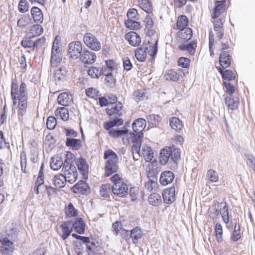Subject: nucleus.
<instances>
[{"label":"nucleus","mask_w":255,"mask_h":255,"mask_svg":"<svg viewBox=\"0 0 255 255\" xmlns=\"http://www.w3.org/2000/svg\"><path fill=\"white\" fill-rule=\"evenodd\" d=\"M29 3L26 0H20L18 4V9L19 12L25 13L28 10Z\"/></svg>","instance_id":"052dcab7"},{"label":"nucleus","mask_w":255,"mask_h":255,"mask_svg":"<svg viewBox=\"0 0 255 255\" xmlns=\"http://www.w3.org/2000/svg\"><path fill=\"white\" fill-rule=\"evenodd\" d=\"M63 165V160L62 158L57 156H54L51 158L50 162V167L53 170H59Z\"/></svg>","instance_id":"37998d69"},{"label":"nucleus","mask_w":255,"mask_h":255,"mask_svg":"<svg viewBox=\"0 0 255 255\" xmlns=\"http://www.w3.org/2000/svg\"><path fill=\"white\" fill-rule=\"evenodd\" d=\"M10 96L14 106L17 109L19 120H22L28 107V94L26 83L21 82L19 86L15 79H12L10 85Z\"/></svg>","instance_id":"f257e3e1"},{"label":"nucleus","mask_w":255,"mask_h":255,"mask_svg":"<svg viewBox=\"0 0 255 255\" xmlns=\"http://www.w3.org/2000/svg\"><path fill=\"white\" fill-rule=\"evenodd\" d=\"M57 125L56 118L53 116H50L46 121V127L49 129H53Z\"/></svg>","instance_id":"e2e57ef3"},{"label":"nucleus","mask_w":255,"mask_h":255,"mask_svg":"<svg viewBox=\"0 0 255 255\" xmlns=\"http://www.w3.org/2000/svg\"><path fill=\"white\" fill-rule=\"evenodd\" d=\"M77 168L84 179H87L89 175V165L83 157H80L76 161Z\"/></svg>","instance_id":"2eb2a0df"},{"label":"nucleus","mask_w":255,"mask_h":255,"mask_svg":"<svg viewBox=\"0 0 255 255\" xmlns=\"http://www.w3.org/2000/svg\"><path fill=\"white\" fill-rule=\"evenodd\" d=\"M124 108L123 104L120 102H117V98L114 97L112 99L111 104L106 109L107 114L110 117H119L122 116V110Z\"/></svg>","instance_id":"423d86ee"},{"label":"nucleus","mask_w":255,"mask_h":255,"mask_svg":"<svg viewBox=\"0 0 255 255\" xmlns=\"http://www.w3.org/2000/svg\"><path fill=\"white\" fill-rule=\"evenodd\" d=\"M148 201L150 205L157 206L162 202L161 197L159 193L154 192L150 194L148 197Z\"/></svg>","instance_id":"4c0bfd02"},{"label":"nucleus","mask_w":255,"mask_h":255,"mask_svg":"<svg viewBox=\"0 0 255 255\" xmlns=\"http://www.w3.org/2000/svg\"><path fill=\"white\" fill-rule=\"evenodd\" d=\"M225 103L229 110L234 111L238 108L240 100L239 98L235 99L229 96L225 98Z\"/></svg>","instance_id":"bb28decb"},{"label":"nucleus","mask_w":255,"mask_h":255,"mask_svg":"<svg viewBox=\"0 0 255 255\" xmlns=\"http://www.w3.org/2000/svg\"><path fill=\"white\" fill-rule=\"evenodd\" d=\"M241 238L240 226H239L237 228V225L235 226L234 230L233 231L231 240L234 242H236L240 239Z\"/></svg>","instance_id":"0e129e2a"},{"label":"nucleus","mask_w":255,"mask_h":255,"mask_svg":"<svg viewBox=\"0 0 255 255\" xmlns=\"http://www.w3.org/2000/svg\"><path fill=\"white\" fill-rule=\"evenodd\" d=\"M206 177L209 182H217L219 181V175L216 171L213 169L208 170Z\"/></svg>","instance_id":"5fc2aeb1"},{"label":"nucleus","mask_w":255,"mask_h":255,"mask_svg":"<svg viewBox=\"0 0 255 255\" xmlns=\"http://www.w3.org/2000/svg\"><path fill=\"white\" fill-rule=\"evenodd\" d=\"M145 30L146 34L149 36H156V31L152 28L153 26V21L150 15H147L145 18Z\"/></svg>","instance_id":"c756f323"},{"label":"nucleus","mask_w":255,"mask_h":255,"mask_svg":"<svg viewBox=\"0 0 255 255\" xmlns=\"http://www.w3.org/2000/svg\"><path fill=\"white\" fill-rule=\"evenodd\" d=\"M66 136V143H81L82 141L78 138L79 136L76 131L73 129L64 128Z\"/></svg>","instance_id":"a211bd4d"},{"label":"nucleus","mask_w":255,"mask_h":255,"mask_svg":"<svg viewBox=\"0 0 255 255\" xmlns=\"http://www.w3.org/2000/svg\"><path fill=\"white\" fill-rule=\"evenodd\" d=\"M174 178V174L170 171H165L161 173L159 181L161 185L166 186L171 183Z\"/></svg>","instance_id":"b1692460"},{"label":"nucleus","mask_w":255,"mask_h":255,"mask_svg":"<svg viewBox=\"0 0 255 255\" xmlns=\"http://www.w3.org/2000/svg\"><path fill=\"white\" fill-rule=\"evenodd\" d=\"M197 47V40H193L189 42L179 44L178 49L181 51H186L190 56H194Z\"/></svg>","instance_id":"9d476101"},{"label":"nucleus","mask_w":255,"mask_h":255,"mask_svg":"<svg viewBox=\"0 0 255 255\" xmlns=\"http://www.w3.org/2000/svg\"><path fill=\"white\" fill-rule=\"evenodd\" d=\"M81 62L85 64L94 63L96 60V54L88 50H84L80 56Z\"/></svg>","instance_id":"6ab92c4d"},{"label":"nucleus","mask_w":255,"mask_h":255,"mask_svg":"<svg viewBox=\"0 0 255 255\" xmlns=\"http://www.w3.org/2000/svg\"><path fill=\"white\" fill-rule=\"evenodd\" d=\"M57 102L60 105L68 106L73 102L72 96L68 92L62 93L58 96Z\"/></svg>","instance_id":"393cba45"},{"label":"nucleus","mask_w":255,"mask_h":255,"mask_svg":"<svg viewBox=\"0 0 255 255\" xmlns=\"http://www.w3.org/2000/svg\"><path fill=\"white\" fill-rule=\"evenodd\" d=\"M171 154L170 147L166 146L160 150L159 161L162 165H165L168 162Z\"/></svg>","instance_id":"cd10ccee"},{"label":"nucleus","mask_w":255,"mask_h":255,"mask_svg":"<svg viewBox=\"0 0 255 255\" xmlns=\"http://www.w3.org/2000/svg\"><path fill=\"white\" fill-rule=\"evenodd\" d=\"M59 231L58 232V235L62 240H65L73 232L72 221H66L63 222L59 226Z\"/></svg>","instance_id":"f8f14e48"},{"label":"nucleus","mask_w":255,"mask_h":255,"mask_svg":"<svg viewBox=\"0 0 255 255\" xmlns=\"http://www.w3.org/2000/svg\"><path fill=\"white\" fill-rule=\"evenodd\" d=\"M106 68H100L91 66L87 70L88 75L93 79H98L103 75L104 71H106Z\"/></svg>","instance_id":"a878e982"},{"label":"nucleus","mask_w":255,"mask_h":255,"mask_svg":"<svg viewBox=\"0 0 255 255\" xmlns=\"http://www.w3.org/2000/svg\"><path fill=\"white\" fill-rule=\"evenodd\" d=\"M232 58L229 50L222 51L219 57V63L221 66V68H227L231 64Z\"/></svg>","instance_id":"412c9836"},{"label":"nucleus","mask_w":255,"mask_h":255,"mask_svg":"<svg viewBox=\"0 0 255 255\" xmlns=\"http://www.w3.org/2000/svg\"><path fill=\"white\" fill-rule=\"evenodd\" d=\"M31 14L35 22L41 23L43 22V14L39 7L33 6L31 9Z\"/></svg>","instance_id":"473e14b6"},{"label":"nucleus","mask_w":255,"mask_h":255,"mask_svg":"<svg viewBox=\"0 0 255 255\" xmlns=\"http://www.w3.org/2000/svg\"><path fill=\"white\" fill-rule=\"evenodd\" d=\"M62 54L61 51L51 50L50 66L52 69H57L61 66Z\"/></svg>","instance_id":"dca6fc26"},{"label":"nucleus","mask_w":255,"mask_h":255,"mask_svg":"<svg viewBox=\"0 0 255 255\" xmlns=\"http://www.w3.org/2000/svg\"><path fill=\"white\" fill-rule=\"evenodd\" d=\"M130 239L134 244H137L139 240L141 239L143 236V232L141 229L138 226L134 227L130 230Z\"/></svg>","instance_id":"5701e85b"},{"label":"nucleus","mask_w":255,"mask_h":255,"mask_svg":"<svg viewBox=\"0 0 255 255\" xmlns=\"http://www.w3.org/2000/svg\"><path fill=\"white\" fill-rule=\"evenodd\" d=\"M127 20H137L139 17L137 10L135 8H130L127 12Z\"/></svg>","instance_id":"4d7b16f0"},{"label":"nucleus","mask_w":255,"mask_h":255,"mask_svg":"<svg viewBox=\"0 0 255 255\" xmlns=\"http://www.w3.org/2000/svg\"><path fill=\"white\" fill-rule=\"evenodd\" d=\"M72 190L76 194H87L90 192L89 185L85 182L82 181L77 183L72 187Z\"/></svg>","instance_id":"aec40b11"},{"label":"nucleus","mask_w":255,"mask_h":255,"mask_svg":"<svg viewBox=\"0 0 255 255\" xmlns=\"http://www.w3.org/2000/svg\"><path fill=\"white\" fill-rule=\"evenodd\" d=\"M154 43L151 42H148V46L144 49L146 50V53H147L150 56L153 57L156 55L157 52V44H158V38L157 36H156L154 39Z\"/></svg>","instance_id":"72a5a7b5"},{"label":"nucleus","mask_w":255,"mask_h":255,"mask_svg":"<svg viewBox=\"0 0 255 255\" xmlns=\"http://www.w3.org/2000/svg\"><path fill=\"white\" fill-rule=\"evenodd\" d=\"M85 223L81 218H77L73 223H72L73 229L79 234H83L85 230Z\"/></svg>","instance_id":"2f4dec72"},{"label":"nucleus","mask_w":255,"mask_h":255,"mask_svg":"<svg viewBox=\"0 0 255 255\" xmlns=\"http://www.w3.org/2000/svg\"><path fill=\"white\" fill-rule=\"evenodd\" d=\"M225 69L221 67L218 68V70L223 79L232 81L236 79V74L235 73L230 70H226Z\"/></svg>","instance_id":"e433bc0d"},{"label":"nucleus","mask_w":255,"mask_h":255,"mask_svg":"<svg viewBox=\"0 0 255 255\" xmlns=\"http://www.w3.org/2000/svg\"><path fill=\"white\" fill-rule=\"evenodd\" d=\"M146 126L145 119L139 118L135 120L132 124L134 132H130L123 137L124 143H141L143 138L142 131Z\"/></svg>","instance_id":"f03ea898"},{"label":"nucleus","mask_w":255,"mask_h":255,"mask_svg":"<svg viewBox=\"0 0 255 255\" xmlns=\"http://www.w3.org/2000/svg\"><path fill=\"white\" fill-rule=\"evenodd\" d=\"M169 125L172 128L177 132H180L183 128V124L181 120L178 118L173 117L169 119Z\"/></svg>","instance_id":"7c9ffc66"},{"label":"nucleus","mask_w":255,"mask_h":255,"mask_svg":"<svg viewBox=\"0 0 255 255\" xmlns=\"http://www.w3.org/2000/svg\"><path fill=\"white\" fill-rule=\"evenodd\" d=\"M193 36V31L190 28H183L177 32L176 39L179 44L187 42Z\"/></svg>","instance_id":"9b49d317"},{"label":"nucleus","mask_w":255,"mask_h":255,"mask_svg":"<svg viewBox=\"0 0 255 255\" xmlns=\"http://www.w3.org/2000/svg\"><path fill=\"white\" fill-rule=\"evenodd\" d=\"M54 71V77L55 80H61L64 78L66 71L62 67H59L57 69H53Z\"/></svg>","instance_id":"6e6d98bb"},{"label":"nucleus","mask_w":255,"mask_h":255,"mask_svg":"<svg viewBox=\"0 0 255 255\" xmlns=\"http://www.w3.org/2000/svg\"><path fill=\"white\" fill-rule=\"evenodd\" d=\"M135 57L136 59L140 62H143L146 58V52L143 47L137 48L134 52Z\"/></svg>","instance_id":"de8ad7c7"},{"label":"nucleus","mask_w":255,"mask_h":255,"mask_svg":"<svg viewBox=\"0 0 255 255\" xmlns=\"http://www.w3.org/2000/svg\"><path fill=\"white\" fill-rule=\"evenodd\" d=\"M219 40L220 41L221 43V50L223 51L225 50L228 49L230 48V45L231 41L230 39L226 38H223V37L222 39L219 38Z\"/></svg>","instance_id":"69168bd1"},{"label":"nucleus","mask_w":255,"mask_h":255,"mask_svg":"<svg viewBox=\"0 0 255 255\" xmlns=\"http://www.w3.org/2000/svg\"><path fill=\"white\" fill-rule=\"evenodd\" d=\"M55 115L57 118H60L64 121H67L69 118L68 109L65 107H59L55 111Z\"/></svg>","instance_id":"c9c22d12"},{"label":"nucleus","mask_w":255,"mask_h":255,"mask_svg":"<svg viewBox=\"0 0 255 255\" xmlns=\"http://www.w3.org/2000/svg\"><path fill=\"white\" fill-rule=\"evenodd\" d=\"M104 158L107 160L105 165V176L109 177L118 171L119 158L114 151L108 149L104 152Z\"/></svg>","instance_id":"7ed1b4c3"},{"label":"nucleus","mask_w":255,"mask_h":255,"mask_svg":"<svg viewBox=\"0 0 255 255\" xmlns=\"http://www.w3.org/2000/svg\"><path fill=\"white\" fill-rule=\"evenodd\" d=\"M125 39L128 44L133 47H137L141 43V38L140 35L134 31H130L125 35Z\"/></svg>","instance_id":"ddd939ff"},{"label":"nucleus","mask_w":255,"mask_h":255,"mask_svg":"<svg viewBox=\"0 0 255 255\" xmlns=\"http://www.w3.org/2000/svg\"><path fill=\"white\" fill-rule=\"evenodd\" d=\"M1 246L0 251L2 255H10L13 252V243L7 238H4L1 239L0 242Z\"/></svg>","instance_id":"f3484780"},{"label":"nucleus","mask_w":255,"mask_h":255,"mask_svg":"<svg viewBox=\"0 0 255 255\" xmlns=\"http://www.w3.org/2000/svg\"><path fill=\"white\" fill-rule=\"evenodd\" d=\"M112 187L109 183L102 185L100 190L101 195L105 198L110 197L111 192H112Z\"/></svg>","instance_id":"8fccbe9b"},{"label":"nucleus","mask_w":255,"mask_h":255,"mask_svg":"<svg viewBox=\"0 0 255 255\" xmlns=\"http://www.w3.org/2000/svg\"><path fill=\"white\" fill-rule=\"evenodd\" d=\"M163 201L165 204H171L176 200L175 188L174 186L165 189L162 193Z\"/></svg>","instance_id":"4468645a"},{"label":"nucleus","mask_w":255,"mask_h":255,"mask_svg":"<svg viewBox=\"0 0 255 255\" xmlns=\"http://www.w3.org/2000/svg\"><path fill=\"white\" fill-rule=\"evenodd\" d=\"M65 176L66 177V181L70 183H73L77 179V172L76 171L71 170L68 171Z\"/></svg>","instance_id":"680f3d73"},{"label":"nucleus","mask_w":255,"mask_h":255,"mask_svg":"<svg viewBox=\"0 0 255 255\" xmlns=\"http://www.w3.org/2000/svg\"><path fill=\"white\" fill-rule=\"evenodd\" d=\"M125 25L127 28L132 30H138L141 28L140 23L137 20H125Z\"/></svg>","instance_id":"49530a36"},{"label":"nucleus","mask_w":255,"mask_h":255,"mask_svg":"<svg viewBox=\"0 0 255 255\" xmlns=\"http://www.w3.org/2000/svg\"><path fill=\"white\" fill-rule=\"evenodd\" d=\"M86 94L89 98L97 100L99 97V91L95 88H89L86 90Z\"/></svg>","instance_id":"bf43d9fd"},{"label":"nucleus","mask_w":255,"mask_h":255,"mask_svg":"<svg viewBox=\"0 0 255 255\" xmlns=\"http://www.w3.org/2000/svg\"><path fill=\"white\" fill-rule=\"evenodd\" d=\"M43 27L39 24H34L29 28L28 34L30 37H36L40 35L43 32Z\"/></svg>","instance_id":"79ce46f5"},{"label":"nucleus","mask_w":255,"mask_h":255,"mask_svg":"<svg viewBox=\"0 0 255 255\" xmlns=\"http://www.w3.org/2000/svg\"><path fill=\"white\" fill-rule=\"evenodd\" d=\"M64 211L66 216L68 218H74L78 215V211L75 208L72 203L65 207Z\"/></svg>","instance_id":"58836bf2"},{"label":"nucleus","mask_w":255,"mask_h":255,"mask_svg":"<svg viewBox=\"0 0 255 255\" xmlns=\"http://www.w3.org/2000/svg\"><path fill=\"white\" fill-rule=\"evenodd\" d=\"M223 85L226 88L225 92L230 96H232L235 91L234 86L229 82H223Z\"/></svg>","instance_id":"774afa93"},{"label":"nucleus","mask_w":255,"mask_h":255,"mask_svg":"<svg viewBox=\"0 0 255 255\" xmlns=\"http://www.w3.org/2000/svg\"><path fill=\"white\" fill-rule=\"evenodd\" d=\"M215 234L216 239L218 243L223 241V230L222 226L220 223H216L215 226Z\"/></svg>","instance_id":"864d4df0"},{"label":"nucleus","mask_w":255,"mask_h":255,"mask_svg":"<svg viewBox=\"0 0 255 255\" xmlns=\"http://www.w3.org/2000/svg\"><path fill=\"white\" fill-rule=\"evenodd\" d=\"M189 20L187 17L185 15H180L176 21V27L179 30L182 29L183 28H188Z\"/></svg>","instance_id":"ea45409f"},{"label":"nucleus","mask_w":255,"mask_h":255,"mask_svg":"<svg viewBox=\"0 0 255 255\" xmlns=\"http://www.w3.org/2000/svg\"><path fill=\"white\" fill-rule=\"evenodd\" d=\"M165 78L166 80L172 81H177L180 79L179 74L173 69L169 70L164 75Z\"/></svg>","instance_id":"09e8293b"},{"label":"nucleus","mask_w":255,"mask_h":255,"mask_svg":"<svg viewBox=\"0 0 255 255\" xmlns=\"http://www.w3.org/2000/svg\"><path fill=\"white\" fill-rule=\"evenodd\" d=\"M83 42L87 47L92 50L98 51L101 49L100 42L95 35L90 32H87L84 35Z\"/></svg>","instance_id":"0eeeda50"},{"label":"nucleus","mask_w":255,"mask_h":255,"mask_svg":"<svg viewBox=\"0 0 255 255\" xmlns=\"http://www.w3.org/2000/svg\"><path fill=\"white\" fill-rule=\"evenodd\" d=\"M132 150V152L143 156L147 162H150L153 157L152 149L148 144H133Z\"/></svg>","instance_id":"39448f33"},{"label":"nucleus","mask_w":255,"mask_h":255,"mask_svg":"<svg viewBox=\"0 0 255 255\" xmlns=\"http://www.w3.org/2000/svg\"><path fill=\"white\" fill-rule=\"evenodd\" d=\"M191 60L187 57H180L177 61V65L184 68H189L190 66Z\"/></svg>","instance_id":"13d9d810"},{"label":"nucleus","mask_w":255,"mask_h":255,"mask_svg":"<svg viewBox=\"0 0 255 255\" xmlns=\"http://www.w3.org/2000/svg\"><path fill=\"white\" fill-rule=\"evenodd\" d=\"M45 42V39L43 38H39L34 41L30 36L25 37L21 41V45L25 48H30L34 51L35 49H37L38 47L42 46Z\"/></svg>","instance_id":"6e6552de"},{"label":"nucleus","mask_w":255,"mask_h":255,"mask_svg":"<svg viewBox=\"0 0 255 255\" xmlns=\"http://www.w3.org/2000/svg\"><path fill=\"white\" fill-rule=\"evenodd\" d=\"M144 187L148 192H151L154 191L156 192L158 189L159 185L156 181L149 179L148 181L145 182Z\"/></svg>","instance_id":"603ef678"},{"label":"nucleus","mask_w":255,"mask_h":255,"mask_svg":"<svg viewBox=\"0 0 255 255\" xmlns=\"http://www.w3.org/2000/svg\"><path fill=\"white\" fill-rule=\"evenodd\" d=\"M223 221L225 224H228L229 222V210L226 204L222 208V212L221 213Z\"/></svg>","instance_id":"338daca9"},{"label":"nucleus","mask_w":255,"mask_h":255,"mask_svg":"<svg viewBox=\"0 0 255 255\" xmlns=\"http://www.w3.org/2000/svg\"><path fill=\"white\" fill-rule=\"evenodd\" d=\"M139 7L148 14L152 12V5L149 0H141L138 2Z\"/></svg>","instance_id":"a18cd8bd"},{"label":"nucleus","mask_w":255,"mask_h":255,"mask_svg":"<svg viewBox=\"0 0 255 255\" xmlns=\"http://www.w3.org/2000/svg\"><path fill=\"white\" fill-rule=\"evenodd\" d=\"M110 180L113 183L112 191L120 197H125L128 193V186L124 181L122 175L116 173L112 176Z\"/></svg>","instance_id":"20e7f679"},{"label":"nucleus","mask_w":255,"mask_h":255,"mask_svg":"<svg viewBox=\"0 0 255 255\" xmlns=\"http://www.w3.org/2000/svg\"><path fill=\"white\" fill-rule=\"evenodd\" d=\"M123 124V119L117 117L112 120L104 123L103 126L105 129L109 131L114 127L122 126Z\"/></svg>","instance_id":"f704fd0d"},{"label":"nucleus","mask_w":255,"mask_h":255,"mask_svg":"<svg viewBox=\"0 0 255 255\" xmlns=\"http://www.w3.org/2000/svg\"><path fill=\"white\" fill-rule=\"evenodd\" d=\"M53 184L57 189L63 188L66 182V177L61 173L55 175L53 179Z\"/></svg>","instance_id":"c85d7f7f"},{"label":"nucleus","mask_w":255,"mask_h":255,"mask_svg":"<svg viewBox=\"0 0 255 255\" xmlns=\"http://www.w3.org/2000/svg\"><path fill=\"white\" fill-rule=\"evenodd\" d=\"M103 75L106 76L105 81L108 86L113 87L115 85L116 80L112 74V72L107 71V70L104 71Z\"/></svg>","instance_id":"3c124183"},{"label":"nucleus","mask_w":255,"mask_h":255,"mask_svg":"<svg viewBox=\"0 0 255 255\" xmlns=\"http://www.w3.org/2000/svg\"><path fill=\"white\" fill-rule=\"evenodd\" d=\"M128 130H116L115 129H112L109 131V135L114 138H117L122 137H125L126 135L128 134Z\"/></svg>","instance_id":"c03bdc74"},{"label":"nucleus","mask_w":255,"mask_h":255,"mask_svg":"<svg viewBox=\"0 0 255 255\" xmlns=\"http://www.w3.org/2000/svg\"><path fill=\"white\" fill-rule=\"evenodd\" d=\"M225 0H216L215 2V6L213 9L212 18L215 19L220 16L226 9Z\"/></svg>","instance_id":"4be33fe9"},{"label":"nucleus","mask_w":255,"mask_h":255,"mask_svg":"<svg viewBox=\"0 0 255 255\" xmlns=\"http://www.w3.org/2000/svg\"><path fill=\"white\" fill-rule=\"evenodd\" d=\"M223 23L221 19H218L214 22V30L216 31L217 36L222 39L224 36Z\"/></svg>","instance_id":"a19ab883"},{"label":"nucleus","mask_w":255,"mask_h":255,"mask_svg":"<svg viewBox=\"0 0 255 255\" xmlns=\"http://www.w3.org/2000/svg\"><path fill=\"white\" fill-rule=\"evenodd\" d=\"M82 44L79 41H73L68 45V54L72 58L77 59L81 54Z\"/></svg>","instance_id":"1a4fd4ad"}]
</instances>
